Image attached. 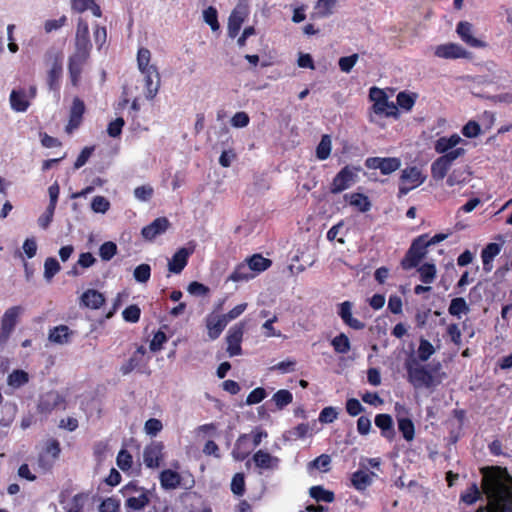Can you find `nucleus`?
Masks as SVG:
<instances>
[{"mask_svg":"<svg viewBox=\"0 0 512 512\" xmlns=\"http://www.w3.org/2000/svg\"><path fill=\"white\" fill-rule=\"evenodd\" d=\"M483 490L488 498V505L476 512H512V478L506 471L496 469L486 474Z\"/></svg>","mask_w":512,"mask_h":512,"instance_id":"f257e3e1","label":"nucleus"},{"mask_svg":"<svg viewBox=\"0 0 512 512\" xmlns=\"http://www.w3.org/2000/svg\"><path fill=\"white\" fill-rule=\"evenodd\" d=\"M406 379L414 389H434L441 384L444 373H440V364L431 368L410 356L404 362Z\"/></svg>","mask_w":512,"mask_h":512,"instance_id":"f03ea898","label":"nucleus"},{"mask_svg":"<svg viewBox=\"0 0 512 512\" xmlns=\"http://www.w3.org/2000/svg\"><path fill=\"white\" fill-rule=\"evenodd\" d=\"M369 100L372 102L369 115L370 122H375L374 115L395 119L399 117L397 105L389 101V97L383 89L376 86L371 87L369 89Z\"/></svg>","mask_w":512,"mask_h":512,"instance_id":"7ed1b4c3","label":"nucleus"},{"mask_svg":"<svg viewBox=\"0 0 512 512\" xmlns=\"http://www.w3.org/2000/svg\"><path fill=\"white\" fill-rule=\"evenodd\" d=\"M47 70V83L49 88L59 91L60 81L63 73V55L56 50H50L44 57Z\"/></svg>","mask_w":512,"mask_h":512,"instance_id":"20e7f679","label":"nucleus"},{"mask_svg":"<svg viewBox=\"0 0 512 512\" xmlns=\"http://www.w3.org/2000/svg\"><path fill=\"white\" fill-rule=\"evenodd\" d=\"M123 496L126 498L125 506L132 510H142L150 502L149 490L139 487L131 482L122 488Z\"/></svg>","mask_w":512,"mask_h":512,"instance_id":"39448f33","label":"nucleus"},{"mask_svg":"<svg viewBox=\"0 0 512 512\" xmlns=\"http://www.w3.org/2000/svg\"><path fill=\"white\" fill-rule=\"evenodd\" d=\"M466 150L464 148H457L452 150L451 153L447 155H442L438 157L431 164V176L435 181L443 180L448 171L450 170L453 162L458 158L462 157L465 154Z\"/></svg>","mask_w":512,"mask_h":512,"instance_id":"423d86ee","label":"nucleus"},{"mask_svg":"<svg viewBox=\"0 0 512 512\" xmlns=\"http://www.w3.org/2000/svg\"><path fill=\"white\" fill-rule=\"evenodd\" d=\"M36 92L35 86L13 89L9 96L11 109L15 112H26L30 107L31 101L36 97Z\"/></svg>","mask_w":512,"mask_h":512,"instance_id":"0eeeda50","label":"nucleus"},{"mask_svg":"<svg viewBox=\"0 0 512 512\" xmlns=\"http://www.w3.org/2000/svg\"><path fill=\"white\" fill-rule=\"evenodd\" d=\"M360 170V167L349 165L342 168L333 178L330 185V192L332 194H338L350 188L356 182Z\"/></svg>","mask_w":512,"mask_h":512,"instance_id":"6e6552de","label":"nucleus"},{"mask_svg":"<svg viewBox=\"0 0 512 512\" xmlns=\"http://www.w3.org/2000/svg\"><path fill=\"white\" fill-rule=\"evenodd\" d=\"M89 56L90 53L74 51V53L69 57L68 72L71 84L74 87H77L80 83L81 74L89 59Z\"/></svg>","mask_w":512,"mask_h":512,"instance_id":"1a4fd4ad","label":"nucleus"},{"mask_svg":"<svg viewBox=\"0 0 512 512\" xmlns=\"http://www.w3.org/2000/svg\"><path fill=\"white\" fill-rule=\"evenodd\" d=\"M425 178L419 168L415 166L405 168L401 174L400 193L402 195L407 194L410 190L420 186Z\"/></svg>","mask_w":512,"mask_h":512,"instance_id":"9d476101","label":"nucleus"},{"mask_svg":"<svg viewBox=\"0 0 512 512\" xmlns=\"http://www.w3.org/2000/svg\"><path fill=\"white\" fill-rule=\"evenodd\" d=\"M395 409L397 411L398 430L407 442H411L415 437V426L411 418L408 417L409 412L403 405L398 403H396Z\"/></svg>","mask_w":512,"mask_h":512,"instance_id":"9b49d317","label":"nucleus"},{"mask_svg":"<svg viewBox=\"0 0 512 512\" xmlns=\"http://www.w3.org/2000/svg\"><path fill=\"white\" fill-rule=\"evenodd\" d=\"M249 15L248 6L244 3H238L232 10L228 18V35L235 38L241 29L242 24Z\"/></svg>","mask_w":512,"mask_h":512,"instance_id":"f8f14e48","label":"nucleus"},{"mask_svg":"<svg viewBox=\"0 0 512 512\" xmlns=\"http://www.w3.org/2000/svg\"><path fill=\"white\" fill-rule=\"evenodd\" d=\"M365 166L368 169H379L383 175H389L400 168L401 161L396 157H369L365 160Z\"/></svg>","mask_w":512,"mask_h":512,"instance_id":"ddd939ff","label":"nucleus"},{"mask_svg":"<svg viewBox=\"0 0 512 512\" xmlns=\"http://www.w3.org/2000/svg\"><path fill=\"white\" fill-rule=\"evenodd\" d=\"M91 48L88 22L79 18L75 34V51L90 53Z\"/></svg>","mask_w":512,"mask_h":512,"instance_id":"4468645a","label":"nucleus"},{"mask_svg":"<svg viewBox=\"0 0 512 512\" xmlns=\"http://www.w3.org/2000/svg\"><path fill=\"white\" fill-rule=\"evenodd\" d=\"M466 145L468 142L462 139L458 134L454 133L450 136L439 137L434 143V150L442 155H447L452 150L461 148L459 145Z\"/></svg>","mask_w":512,"mask_h":512,"instance_id":"2eb2a0df","label":"nucleus"},{"mask_svg":"<svg viewBox=\"0 0 512 512\" xmlns=\"http://www.w3.org/2000/svg\"><path fill=\"white\" fill-rule=\"evenodd\" d=\"M164 445L162 442H152L143 451V461L148 468H158L163 459Z\"/></svg>","mask_w":512,"mask_h":512,"instance_id":"dca6fc26","label":"nucleus"},{"mask_svg":"<svg viewBox=\"0 0 512 512\" xmlns=\"http://www.w3.org/2000/svg\"><path fill=\"white\" fill-rule=\"evenodd\" d=\"M426 253L425 244L422 239H415L405 257L402 261V266L404 269H411L416 267L420 260L424 257Z\"/></svg>","mask_w":512,"mask_h":512,"instance_id":"f3484780","label":"nucleus"},{"mask_svg":"<svg viewBox=\"0 0 512 512\" xmlns=\"http://www.w3.org/2000/svg\"><path fill=\"white\" fill-rule=\"evenodd\" d=\"M434 54L442 59L467 58L468 52L457 43H446L435 47Z\"/></svg>","mask_w":512,"mask_h":512,"instance_id":"a211bd4d","label":"nucleus"},{"mask_svg":"<svg viewBox=\"0 0 512 512\" xmlns=\"http://www.w3.org/2000/svg\"><path fill=\"white\" fill-rule=\"evenodd\" d=\"M252 460L255 466L261 471H274L278 469L280 459L266 450H258L254 453Z\"/></svg>","mask_w":512,"mask_h":512,"instance_id":"6ab92c4d","label":"nucleus"},{"mask_svg":"<svg viewBox=\"0 0 512 512\" xmlns=\"http://www.w3.org/2000/svg\"><path fill=\"white\" fill-rule=\"evenodd\" d=\"M243 325H235L231 327L227 334V352L230 357L240 355L242 352L241 341L243 338Z\"/></svg>","mask_w":512,"mask_h":512,"instance_id":"aec40b11","label":"nucleus"},{"mask_svg":"<svg viewBox=\"0 0 512 512\" xmlns=\"http://www.w3.org/2000/svg\"><path fill=\"white\" fill-rule=\"evenodd\" d=\"M170 226V222L166 217L156 218L152 223L145 226L141 230V235L148 241L154 240L157 236L165 233Z\"/></svg>","mask_w":512,"mask_h":512,"instance_id":"412c9836","label":"nucleus"},{"mask_svg":"<svg viewBox=\"0 0 512 512\" xmlns=\"http://www.w3.org/2000/svg\"><path fill=\"white\" fill-rule=\"evenodd\" d=\"M227 324L228 323L223 317V315H219L216 313L208 314L205 318V325L207 328L209 339H217L221 335Z\"/></svg>","mask_w":512,"mask_h":512,"instance_id":"4be33fe9","label":"nucleus"},{"mask_svg":"<svg viewBox=\"0 0 512 512\" xmlns=\"http://www.w3.org/2000/svg\"><path fill=\"white\" fill-rule=\"evenodd\" d=\"M60 444L55 439L46 442L44 452L39 457V466L49 469L60 454Z\"/></svg>","mask_w":512,"mask_h":512,"instance_id":"5701e85b","label":"nucleus"},{"mask_svg":"<svg viewBox=\"0 0 512 512\" xmlns=\"http://www.w3.org/2000/svg\"><path fill=\"white\" fill-rule=\"evenodd\" d=\"M456 32L463 42L474 48H484L486 43L473 35V26L467 21L457 24Z\"/></svg>","mask_w":512,"mask_h":512,"instance_id":"b1692460","label":"nucleus"},{"mask_svg":"<svg viewBox=\"0 0 512 512\" xmlns=\"http://www.w3.org/2000/svg\"><path fill=\"white\" fill-rule=\"evenodd\" d=\"M194 248H180L168 261V269L171 273L179 274L186 267L189 256L193 254Z\"/></svg>","mask_w":512,"mask_h":512,"instance_id":"393cba45","label":"nucleus"},{"mask_svg":"<svg viewBox=\"0 0 512 512\" xmlns=\"http://www.w3.org/2000/svg\"><path fill=\"white\" fill-rule=\"evenodd\" d=\"M85 111L84 102L78 97L74 98L71 109H70V118L68 124L66 126V132L72 133L75 129L79 127L82 122V117Z\"/></svg>","mask_w":512,"mask_h":512,"instance_id":"a878e982","label":"nucleus"},{"mask_svg":"<svg viewBox=\"0 0 512 512\" xmlns=\"http://www.w3.org/2000/svg\"><path fill=\"white\" fill-rule=\"evenodd\" d=\"M353 304L350 301H344L338 305V315L342 321L352 329L361 330L365 324L352 316Z\"/></svg>","mask_w":512,"mask_h":512,"instance_id":"bb28decb","label":"nucleus"},{"mask_svg":"<svg viewBox=\"0 0 512 512\" xmlns=\"http://www.w3.org/2000/svg\"><path fill=\"white\" fill-rule=\"evenodd\" d=\"M254 447L250 441V435L242 434L238 437L232 450V456L237 461H242L252 452Z\"/></svg>","mask_w":512,"mask_h":512,"instance_id":"cd10ccee","label":"nucleus"},{"mask_svg":"<svg viewBox=\"0 0 512 512\" xmlns=\"http://www.w3.org/2000/svg\"><path fill=\"white\" fill-rule=\"evenodd\" d=\"M181 475L172 469H165L159 474V482L164 490H175L181 485Z\"/></svg>","mask_w":512,"mask_h":512,"instance_id":"c85d7f7f","label":"nucleus"},{"mask_svg":"<svg viewBox=\"0 0 512 512\" xmlns=\"http://www.w3.org/2000/svg\"><path fill=\"white\" fill-rule=\"evenodd\" d=\"M151 52L145 47H141L137 52V67L141 74H151L158 71L156 65L151 63Z\"/></svg>","mask_w":512,"mask_h":512,"instance_id":"c756f323","label":"nucleus"},{"mask_svg":"<svg viewBox=\"0 0 512 512\" xmlns=\"http://www.w3.org/2000/svg\"><path fill=\"white\" fill-rule=\"evenodd\" d=\"M142 76L145 86V97L151 100L157 95L160 89L161 78L159 71L151 72V74H142Z\"/></svg>","mask_w":512,"mask_h":512,"instance_id":"7c9ffc66","label":"nucleus"},{"mask_svg":"<svg viewBox=\"0 0 512 512\" xmlns=\"http://www.w3.org/2000/svg\"><path fill=\"white\" fill-rule=\"evenodd\" d=\"M104 302V295L95 289H88L81 296V305L90 309H99Z\"/></svg>","mask_w":512,"mask_h":512,"instance_id":"2f4dec72","label":"nucleus"},{"mask_svg":"<svg viewBox=\"0 0 512 512\" xmlns=\"http://www.w3.org/2000/svg\"><path fill=\"white\" fill-rule=\"evenodd\" d=\"M22 313L23 308L21 306H12L8 308L1 318V327L12 333L18 322V318Z\"/></svg>","mask_w":512,"mask_h":512,"instance_id":"473e14b6","label":"nucleus"},{"mask_svg":"<svg viewBox=\"0 0 512 512\" xmlns=\"http://www.w3.org/2000/svg\"><path fill=\"white\" fill-rule=\"evenodd\" d=\"M502 246L498 243H489L481 252L483 269L485 272H491L493 269L492 262L494 258L501 252Z\"/></svg>","mask_w":512,"mask_h":512,"instance_id":"72a5a7b5","label":"nucleus"},{"mask_svg":"<svg viewBox=\"0 0 512 512\" xmlns=\"http://www.w3.org/2000/svg\"><path fill=\"white\" fill-rule=\"evenodd\" d=\"M376 476L374 472L358 470L352 474L351 482L355 489L363 491L372 484L373 478Z\"/></svg>","mask_w":512,"mask_h":512,"instance_id":"f704fd0d","label":"nucleus"},{"mask_svg":"<svg viewBox=\"0 0 512 512\" xmlns=\"http://www.w3.org/2000/svg\"><path fill=\"white\" fill-rule=\"evenodd\" d=\"M245 262L251 271L255 273V277L267 270L272 264L270 259L263 257L261 254H254L247 258Z\"/></svg>","mask_w":512,"mask_h":512,"instance_id":"c9c22d12","label":"nucleus"},{"mask_svg":"<svg viewBox=\"0 0 512 512\" xmlns=\"http://www.w3.org/2000/svg\"><path fill=\"white\" fill-rule=\"evenodd\" d=\"M375 425L381 429L382 436L388 440H393L395 432L393 430L392 417L388 414H378L375 417Z\"/></svg>","mask_w":512,"mask_h":512,"instance_id":"e433bc0d","label":"nucleus"},{"mask_svg":"<svg viewBox=\"0 0 512 512\" xmlns=\"http://www.w3.org/2000/svg\"><path fill=\"white\" fill-rule=\"evenodd\" d=\"M71 331L66 325H59L49 331L48 339L54 344H67L70 340Z\"/></svg>","mask_w":512,"mask_h":512,"instance_id":"4c0bfd02","label":"nucleus"},{"mask_svg":"<svg viewBox=\"0 0 512 512\" xmlns=\"http://www.w3.org/2000/svg\"><path fill=\"white\" fill-rule=\"evenodd\" d=\"M345 199L349 204L355 207L359 212H367L371 208L369 198L362 193H350L345 195Z\"/></svg>","mask_w":512,"mask_h":512,"instance_id":"58836bf2","label":"nucleus"},{"mask_svg":"<svg viewBox=\"0 0 512 512\" xmlns=\"http://www.w3.org/2000/svg\"><path fill=\"white\" fill-rule=\"evenodd\" d=\"M418 95L414 92L401 91L397 94L396 105L397 108L409 112L414 107Z\"/></svg>","mask_w":512,"mask_h":512,"instance_id":"ea45409f","label":"nucleus"},{"mask_svg":"<svg viewBox=\"0 0 512 512\" xmlns=\"http://www.w3.org/2000/svg\"><path fill=\"white\" fill-rule=\"evenodd\" d=\"M255 277V273L251 271L246 262L240 263L236 266L234 271L229 276L228 280L232 282L249 281Z\"/></svg>","mask_w":512,"mask_h":512,"instance_id":"a19ab883","label":"nucleus"},{"mask_svg":"<svg viewBox=\"0 0 512 512\" xmlns=\"http://www.w3.org/2000/svg\"><path fill=\"white\" fill-rule=\"evenodd\" d=\"M29 381V375L24 370H14L7 377V385L12 389H18Z\"/></svg>","mask_w":512,"mask_h":512,"instance_id":"79ce46f5","label":"nucleus"},{"mask_svg":"<svg viewBox=\"0 0 512 512\" xmlns=\"http://www.w3.org/2000/svg\"><path fill=\"white\" fill-rule=\"evenodd\" d=\"M469 311L470 308L466 300L462 297L452 299L448 308L449 314L457 317L458 319H460L462 315L467 314Z\"/></svg>","mask_w":512,"mask_h":512,"instance_id":"37998d69","label":"nucleus"},{"mask_svg":"<svg viewBox=\"0 0 512 512\" xmlns=\"http://www.w3.org/2000/svg\"><path fill=\"white\" fill-rule=\"evenodd\" d=\"M61 402V396L57 392H48L43 395L39 401V409L42 412L51 411Z\"/></svg>","mask_w":512,"mask_h":512,"instance_id":"c03bdc74","label":"nucleus"},{"mask_svg":"<svg viewBox=\"0 0 512 512\" xmlns=\"http://www.w3.org/2000/svg\"><path fill=\"white\" fill-rule=\"evenodd\" d=\"M87 500V494L78 493L65 503L64 509L66 512H82Z\"/></svg>","mask_w":512,"mask_h":512,"instance_id":"a18cd8bd","label":"nucleus"},{"mask_svg":"<svg viewBox=\"0 0 512 512\" xmlns=\"http://www.w3.org/2000/svg\"><path fill=\"white\" fill-rule=\"evenodd\" d=\"M272 401L275 403L277 409L282 410L292 403L293 395L289 390L281 389L274 393Z\"/></svg>","mask_w":512,"mask_h":512,"instance_id":"49530a36","label":"nucleus"},{"mask_svg":"<svg viewBox=\"0 0 512 512\" xmlns=\"http://www.w3.org/2000/svg\"><path fill=\"white\" fill-rule=\"evenodd\" d=\"M337 1L338 0H317L314 8L315 13L322 18L330 16L334 11Z\"/></svg>","mask_w":512,"mask_h":512,"instance_id":"de8ad7c7","label":"nucleus"},{"mask_svg":"<svg viewBox=\"0 0 512 512\" xmlns=\"http://www.w3.org/2000/svg\"><path fill=\"white\" fill-rule=\"evenodd\" d=\"M420 280L425 284H431L436 278V266L432 263H425L418 268Z\"/></svg>","mask_w":512,"mask_h":512,"instance_id":"09e8293b","label":"nucleus"},{"mask_svg":"<svg viewBox=\"0 0 512 512\" xmlns=\"http://www.w3.org/2000/svg\"><path fill=\"white\" fill-rule=\"evenodd\" d=\"M332 149V142L329 135H323L317 148H316V156L319 160H326L330 154Z\"/></svg>","mask_w":512,"mask_h":512,"instance_id":"8fccbe9b","label":"nucleus"},{"mask_svg":"<svg viewBox=\"0 0 512 512\" xmlns=\"http://www.w3.org/2000/svg\"><path fill=\"white\" fill-rule=\"evenodd\" d=\"M310 496L316 501L331 503L334 500V494L324 489L322 486H313L310 488Z\"/></svg>","mask_w":512,"mask_h":512,"instance_id":"3c124183","label":"nucleus"},{"mask_svg":"<svg viewBox=\"0 0 512 512\" xmlns=\"http://www.w3.org/2000/svg\"><path fill=\"white\" fill-rule=\"evenodd\" d=\"M203 20L206 24H208L212 31H218L220 28L218 22V12L216 8L213 6H209L205 10H203Z\"/></svg>","mask_w":512,"mask_h":512,"instance_id":"603ef678","label":"nucleus"},{"mask_svg":"<svg viewBox=\"0 0 512 512\" xmlns=\"http://www.w3.org/2000/svg\"><path fill=\"white\" fill-rule=\"evenodd\" d=\"M418 360L423 363L429 360V358L435 353V348L426 339H421L417 350Z\"/></svg>","mask_w":512,"mask_h":512,"instance_id":"864d4df0","label":"nucleus"},{"mask_svg":"<svg viewBox=\"0 0 512 512\" xmlns=\"http://www.w3.org/2000/svg\"><path fill=\"white\" fill-rule=\"evenodd\" d=\"M60 269L59 262L53 257H48L44 262V278L47 281H51Z\"/></svg>","mask_w":512,"mask_h":512,"instance_id":"5fc2aeb1","label":"nucleus"},{"mask_svg":"<svg viewBox=\"0 0 512 512\" xmlns=\"http://www.w3.org/2000/svg\"><path fill=\"white\" fill-rule=\"evenodd\" d=\"M331 344L337 353L345 354L350 350L349 338L343 333L334 337Z\"/></svg>","mask_w":512,"mask_h":512,"instance_id":"6e6d98bb","label":"nucleus"},{"mask_svg":"<svg viewBox=\"0 0 512 512\" xmlns=\"http://www.w3.org/2000/svg\"><path fill=\"white\" fill-rule=\"evenodd\" d=\"M331 458L327 454H321L308 464V469H316L326 472L329 470Z\"/></svg>","mask_w":512,"mask_h":512,"instance_id":"4d7b16f0","label":"nucleus"},{"mask_svg":"<svg viewBox=\"0 0 512 512\" xmlns=\"http://www.w3.org/2000/svg\"><path fill=\"white\" fill-rule=\"evenodd\" d=\"M117 254V245L112 241L104 242L99 248L102 260L109 261Z\"/></svg>","mask_w":512,"mask_h":512,"instance_id":"13d9d810","label":"nucleus"},{"mask_svg":"<svg viewBox=\"0 0 512 512\" xmlns=\"http://www.w3.org/2000/svg\"><path fill=\"white\" fill-rule=\"evenodd\" d=\"M480 497V490L476 484H472L462 494L461 500L467 505L474 504Z\"/></svg>","mask_w":512,"mask_h":512,"instance_id":"bf43d9fd","label":"nucleus"},{"mask_svg":"<svg viewBox=\"0 0 512 512\" xmlns=\"http://www.w3.org/2000/svg\"><path fill=\"white\" fill-rule=\"evenodd\" d=\"M116 462H117L118 467L122 471L126 472L132 468L133 459H132L131 454L127 450L122 449L119 451V453L117 455Z\"/></svg>","mask_w":512,"mask_h":512,"instance_id":"052dcab7","label":"nucleus"},{"mask_svg":"<svg viewBox=\"0 0 512 512\" xmlns=\"http://www.w3.org/2000/svg\"><path fill=\"white\" fill-rule=\"evenodd\" d=\"M134 279L139 283H146L151 277V267L148 264H140L134 269Z\"/></svg>","mask_w":512,"mask_h":512,"instance_id":"680f3d73","label":"nucleus"},{"mask_svg":"<svg viewBox=\"0 0 512 512\" xmlns=\"http://www.w3.org/2000/svg\"><path fill=\"white\" fill-rule=\"evenodd\" d=\"M91 209L95 213L105 214L110 209V202L103 196H95L91 202Z\"/></svg>","mask_w":512,"mask_h":512,"instance_id":"e2e57ef3","label":"nucleus"},{"mask_svg":"<svg viewBox=\"0 0 512 512\" xmlns=\"http://www.w3.org/2000/svg\"><path fill=\"white\" fill-rule=\"evenodd\" d=\"M231 491L237 495L242 496L245 492V478L243 473H236L231 481Z\"/></svg>","mask_w":512,"mask_h":512,"instance_id":"0e129e2a","label":"nucleus"},{"mask_svg":"<svg viewBox=\"0 0 512 512\" xmlns=\"http://www.w3.org/2000/svg\"><path fill=\"white\" fill-rule=\"evenodd\" d=\"M162 429V422L156 418H150L144 424V432L152 437L156 436Z\"/></svg>","mask_w":512,"mask_h":512,"instance_id":"69168bd1","label":"nucleus"},{"mask_svg":"<svg viewBox=\"0 0 512 512\" xmlns=\"http://www.w3.org/2000/svg\"><path fill=\"white\" fill-rule=\"evenodd\" d=\"M461 132L466 138H476L481 134V127L478 122L471 120L462 127Z\"/></svg>","mask_w":512,"mask_h":512,"instance_id":"338daca9","label":"nucleus"},{"mask_svg":"<svg viewBox=\"0 0 512 512\" xmlns=\"http://www.w3.org/2000/svg\"><path fill=\"white\" fill-rule=\"evenodd\" d=\"M141 310L137 305H130L126 307L122 313L123 319L129 323H136L139 321Z\"/></svg>","mask_w":512,"mask_h":512,"instance_id":"774afa93","label":"nucleus"}]
</instances>
